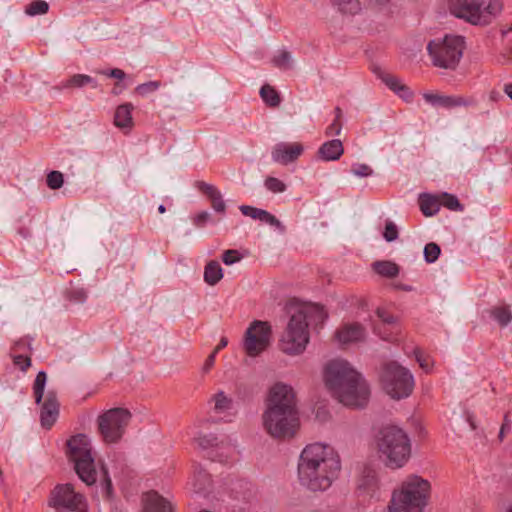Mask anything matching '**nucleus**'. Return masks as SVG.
<instances>
[{
  "label": "nucleus",
  "mask_w": 512,
  "mask_h": 512,
  "mask_svg": "<svg viewBox=\"0 0 512 512\" xmlns=\"http://www.w3.org/2000/svg\"><path fill=\"white\" fill-rule=\"evenodd\" d=\"M503 91L512 100V83L505 84Z\"/></svg>",
  "instance_id": "61"
},
{
  "label": "nucleus",
  "mask_w": 512,
  "mask_h": 512,
  "mask_svg": "<svg viewBox=\"0 0 512 512\" xmlns=\"http://www.w3.org/2000/svg\"><path fill=\"white\" fill-rule=\"evenodd\" d=\"M271 341V326L264 321H253L247 328L242 346L250 357H256L264 352Z\"/></svg>",
  "instance_id": "13"
},
{
  "label": "nucleus",
  "mask_w": 512,
  "mask_h": 512,
  "mask_svg": "<svg viewBox=\"0 0 512 512\" xmlns=\"http://www.w3.org/2000/svg\"><path fill=\"white\" fill-rule=\"evenodd\" d=\"M47 382V375L44 371L38 372L34 384H33V393L35 397V402L40 404L44 397V389Z\"/></svg>",
  "instance_id": "32"
},
{
  "label": "nucleus",
  "mask_w": 512,
  "mask_h": 512,
  "mask_svg": "<svg viewBox=\"0 0 512 512\" xmlns=\"http://www.w3.org/2000/svg\"><path fill=\"white\" fill-rule=\"evenodd\" d=\"M63 182V174L59 171H52L47 176V185L51 189H59Z\"/></svg>",
  "instance_id": "44"
},
{
  "label": "nucleus",
  "mask_w": 512,
  "mask_h": 512,
  "mask_svg": "<svg viewBox=\"0 0 512 512\" xmlns=\"http://www.w3.org/2000/svg\"><path fill=\"white\" fill-rule=\"evenodd\" d=\"M32 338L24 337L15 342L12 352L27 354L31 350Z\"/></svg>",
  "instance_id": "46"
},
{
  "label": "nucleus",
  "mask_w": 512,
  "mask_h": 512,
  "mask_svg": "<svg viewBox=\"0 0 512 512\" xmlns=\"http://www.w3.org/2000/svg\"><path fill=\"white\" fill-rule=\"evenodd\" d=\"M365 337V329L358 323L346 324L336 332V339L342 345L358 342Z\"/></svg>",
  "instance_id": "19"
},
{
  "label": "nucleus",
  "mask_w": 512,
  "mask_h": 512,
  "mask_svg": "<svg viewBox=\"0 0 512 512\" xmlns=\"http://www.w3.org/2000/svg\"><path fill=\"white\" fill-rule=\"evenodd\" d=\"M211 215L207 211H202L193 217V223L197 227H203L210 220Z\"/></svg>",
  "instance_id": "53"
},
{
  "label": "nucleus",
  "mask_w": 512,
  "mask_h": 512,
  "mask_svg": "<svg viewBox=\"0 0 512 512\" xmlns=\"http://www.w3.org/2000/svg\"><path fill=\"white\" fill-rule=\"evenodd\" d=\"M342 131V125L337 120H334L325 131L327 136H338Z\"/></svg>",
  "instance_id": "54"
},
{
  "label": "nucleus",
  "mask_w": 512,
  "mask_h": 512,
  "mask_svg": "<svg viewBox=\"0 0 512 512\" xmlns=\"http://www.w3.org/2000/svg\"><path fill=\"white\" fill-rule=\"evenodd\" d=\"M260 96L263 99V101L271 107H276L280 104L279 94L270 85H263L261 87Z\"/></svg>",
  "instance_id": "33"
},
{
  "label": "nucleus",
  "mask_w": 512,
  "mask_h": 512,
  "mask_svg": "<svg viewBox=\"0 0 512 512\" xmlns=\"http://www.w3.org/2000/svg\"><path fill=\"white\" fill-rule=\"evenodd\" d=\"M256 220L274 227L279 233L285 232V226L274 215L262 209Z\"/></svg>",
  "instance_id": "35"
},
{
  "label": "nucleus",
  "mask_w": 512,
  "mask_h": 512,
  "mask_svg": "<svg viewBox=\"0 0 512 512\" xmlns=\"http://www.w3.org/2000/svg\"><path fill=\"white\" fill-rule=\"evenodd\" d=\"M440 247L436 243H428L424 247V259L427 263H434L440 255Z\"/></svg>",
  "instance_id": "39"
},
{
  "label": "nucleus",
  "mask_w": 512,
  "mask_h": 512,
  "mask_svg": "<svg viewBox=\"0 0 512 512\" xmlns=\"http://www.w3.org/2000/svg\"><path fill=\"white\" fill-rule=\"evenodd\" d=\"M420 209L425 216H433L440 210V197L439 195H433L424 193L419 198Z\"/></svg>",
  "instance_id": "23"
},
{
  "label": "nucleus",
  "mask_w": 512,
  "mask_h": 512,
  "mask_svg": "<svg viewBox=\"0 0 512 512\" xmlns=\"http://www.w3.org/2000/svg\"><path fill=\"white\" fill-rule=\"evenodd\" d=\"M447 11L472 26L490 25L502 13L503 0H447Z\"/></svg>",
  "instance_id": "5"
},
{
  "label": "nucleus",
  "mask_w": 512,
  "mask_h": 512,
  "mask_svg": "<svg viewBox=\"0 0 512 512\" xmlns=\"http://www.w3.org/2000/svg\"><path fill=\"white\" fill-rule=\"evenodd\" d=\"M352 173L357 177H369L373 175V170L370 166L364 163H355L352 165Z\"/></svg>",
  "instance_id": "45"
},
{
  "label": "nucleus",
  "mask_w": 512,
  "mask_h": 512,
  "mask_svg": "<svg viewBox=\"0 0 512 512\" xmlns=\"http://www.w3.org/2000/svg\"><path fill=\"white\" fill-rule=\"evenodd\" d=\"M126 87L127 86L125 84H116L112 90V93L115 95H118V94L122 93L126 89Z\"/></svg>",
  "instance_id": "60"
},
{
  "label": "nucleus",
  "mask_w": 512,
  "mask_h": 512,
  "mask_svg": "<svg viewBox=\"0 0 512 512\" xmlns=\"http://www.w3.org/2000/svg\"><path fill=\"white\" fill-rule=\"evenodd\" d=\"M510 430H511L510 420L508 419V416L506 415L504 417V422L499 431V435H498L499 439L502 441L504 439L505 434L510 432Z\"/></svg>",
  "instance_id": "59"
},
{
  "label": "nucleus",
  "mask_w": 512,
  "mask_h": 512,
  "mask_svg": "<svg viewBox=\"0 0 512 512\" xmlns=\"http://www.w3.org/2000/svg\"><path fill=\"white\" fill-rule=\"evenodd\" d=\"M134 106L131 103H124L116 108L114 124L118 128H131L133 124L132 111Z\"/></svg>",
  "instance_id": "22"
},
{
  "label": "nucleus",
  "mask_w": 512,
  "mask_h": 512,
  "mask_svg": "<svg viewBox=\"0 0 512 512\" xmlns=\"http://www.w3.org/2000/svg\"><path fill=\"white\" fill-rule=\"evenodd\" d=\"M262 426L273 438H287L295 434L298 427L297 411L265 408Z\"/></svg>",
  "instance_id": "10"
},
{
  "label": "nucleus",
  "mask_w": 512,
  "mask_h": 512,
  "mask_svg": "<svg viewBox=\"0 0 512 512\" xmlns=\"http://www.w3.org/2000/svg\"><path fill=\"white\" fill-rule=\"evenodd\" d=\"M341 459L329 444L314 442L301 451L297 463L299 483L311 491H326L338 478Z\"/></svg>",
  "instance_id": "1"
},
{
  "label": "nucleus",
  "mask_w": 512,
  "mask_h": 512,
  "mask_svg": "<svg viewBox=\"0 0 512 512\" xmlns=\"http://www.w3.org/2000/svg\"><path fill=\"white\" fill-rule=\"evenodd\" d=\"M209 404L211 405L210 410L220 420L230 422L237 414V408L232 398L226 395L223 391H218L214 394Z\"/></svg>",
  "instance_id": "15"
},
{
  "label": "nucleus",
  "mask_w": 512,
  "mask_h": 512,
  "mask_svg": "<svg viewBox=\"0 0 512 512\" xmlns=\"http://www.w3.org/2000/svg\"><path fill=\"white\" fill-rule=\"evenodd\" d=\"M101 74L106 75L108 77L116 78L118 80H124L126 77L125 72L119 68H114L111 70H104V71H101Z\"/></svg>",
  "instance_id": "55"
},
{
  "label": "nucleus",
  "mask_w": 512,
  "mask_h": 512,
  "mask_svg": "<svg viewBox=\"0 0 512 512\" xmlns=\"http://www.w3.org/2000/svg\"><path fill=\"white\" fill-rule=\"evenodd\" d=\"M396 94L406 102L411 101L413 96L412 91L404 84L399 88Z\"/></svg>",
  "instance_id": "57"
},
{
  "label": "nucleus",
  "mask_w": 512,
  "mask_h": 512,
  "mask_svg": "<svg viewBox=\"0 0 512 512\" xmlns=\"http://www.w3.org/2000/svg\"><path fill=\"white\" fill-rule=\"evenodd\" d=\"M223 269L219 262L210 261L204 269V280L209 285L217 284L223 278Z\"/></svg>",
  "instance_id": "26"
},
{
  "label": "nucleus",
  "mask_w": 512,
  "mask_h": 512,
  "mask_svg": "<svg viewBox=\"0 0 512 512\" xmlns=\"http://www.w3.org/2000/svg\"><path fill=\"white\" fill-rule=\"evenodd\" d=\"M242 259L241 254L237 250H226L222 255V261L226 265H233Z\"/></svg>",
  "instance_id": "48"
},
{
  "label": "nucleus",
  "mask_w": 512,
  "mask_h": 512,
  "mask_svg": "<svg viewBox=\"0 0 512 512\" xmlns=\"http://www.w3.org/2000/svg\"><path fill=\"white\" fill-rule=\"evenodd\" d=\"M379 377L385 393L395 400L409 397L415 386L410 370L396 361L385 363Z\"/></svg>",
  "instance_id": "8"
},
{
  "label": "nucleus",
  "mask_w": 512,
  "mask_h": 512,
  "mask_svg": "<svg viewBox=\"0 0 512 512\" xmlns=\"http://www.w3.org/2000/svg\"><path fill=\"white\" fill-rule=\"evenodd\" d=\"M439 197L440 207H446L451 211H463L464 207L455 195L444 192L439 194Z\"/></svg>",
  "instance_id": "34"
},
{
  "label": "nucleus",
  "mask_w": 512,
  "mask_h": 512,
  "mask_svg": "<svg viewBox=\"0 0 512 512\" xmlns=\"http://www.w3.org/2000/svg\"><path fill=\"white\" fill-rule=\"evenodd\" d=\"M304 151L300 143H278L274 146L271 157L276 163L287 165L295 161Z\"/></svg>",
  "instance_id": "17"
},
{
  "label": "nucleus",
  "mask_w": 512,
  "mask_h": 512,
  "mask_svg": "<svg viewBox=\"0 0 512 512\" xmlns=\"http://www.w3.org/2000/svg\"><path fill=\"white\" fill-rule=\"evenodd\" d=\"M59 416V403L53 391H49L45 396V401L40 412L41 425L50 428Z\"/></svg>",
  "instance_id": "18"
},
{
  "label": "nucleus",
  "mask_w": 512,
  "mask_h": 512,
  "mask_svg": "<svg viewBox=\"0 0 512 512\" xmlns=\"http://www.w3.org/2000/svg\"><path fill=\"white\" fill-rule=\"evenodd\" d=\"M195 493H202L210 484L209 475L201 468H195L194 473L188 483Z\"/></svg>",
  "instance_id": "24"
},
{
  "label": "nucleus",
  "mask_w": 512,
  "mask_h": 512,
  "mask_svg": "<svg viewBox=\"0 0 512 512\" xmlns=\"http://www.w3.org/2000/svg\"><path fill=\"white\" fill-rule=\"evenodd\" d=\"M344 153L343 143L339 139L324 142L318 149V157L325 162L338 160Z\"/></svg>",
  "instance_id": "21"
},
{
  "label": "nucleus",
  "mask_w": 512,
  "mask_h": 512,
  "mask_svg": "<svg viewBox=\"0 0 512 512\" xmlns=\"http://www.w3.org/2000/svg\"><path fill=\"white\" fill-rule=\"evenodd\" d=\"M240 211L242 212L243 215L245 216H248L252 219H257V217L259 216L260 212L262 209L260 208H256V207H253V206H249V205H241L239 207Z\"/></svg>",
  "instance_id": "52"
},
{
  "label": "nucleus",
  "mask_w": 512,
  "mask_h": 512,
  "mask_svg": "<svg viewBox=\"0 0 512 512\" xmlns=\"http://www.w3.org/2000/svg\"><path fill=\"white\" fill-rule=\"evenodd\" d=\"M266 408L296 411L294 388L282 381L274 383L268 390Z\"/></svg>",
  "instance_id": "14"
},
{
  "label": "nucleus",
  "mask_w": 512,
  "mask_h": 512,
  "mask_svg": "<svg viewBox=\"0 0 512 512\" xmlns=\"http://www.w3.org/2000/svg\"><path fill=\"white\" fill-rule=\"evenodd\" d=\"M490 99L493 101H498L501 98V95L498 91H491L489 95Z\"/></svg>",
  "instance_id": "62"
},
{
  "label": "nucleus",
  "mask_w": 512,
  "mask_h": 512,
  "mask_svg": "<svg viewBox=\"0 0 512 512\" xmlns=\"http://www.w3.org/2000/svg\"><path fill=\"white\" fill-rule=\"evenodd\" d=\"M227 344H228V340H227V338H226V337H222V338L220 339L219 344H218V345H217V347L215 348V350H214V351H213V352H212V353L207 357V359H206V361H205V363H204V365H203V371H204V372H207V371H209V370L212 368V366H213V365H214V363H215V358H216V356H217V353H218L221 349L225 348V347L227 346Z\"/></svg>",
  "instance_id": "40"
},
{
  "label": "nucleus",
  "mask_w": 512,
  "mask_h": 512,
  "mask_svg": "<svg viewBox=\"0 0 512 512\" xmlns=\"http://www.w3.org/2000/svg\"><path fill=\"white\" fill-rule=\"evenodd\" d=\"M335 114H336V116H335V119H334V120H337V121L339 122V120H340V118H341V115H342V111H341V109L337 107V108L335 109Z\"/></svg>",
  "instance_id": "64"
},
{
  "label": "nucleus",
  "mask_w": 512,
  "mask_h": 512,
  "mask_svg": "<svg viewBox=\"0 0 512 512\" xmlns=\"http://www.w3.org/2000/svg\"><path fill=\"white\" fill-rule=\"evenodd\" d=\"M99 488L103 498L111 502L113 499V486L105 468H102L100 471Z\"/></svg>",
  "instance_id": "29"
},
{
  "label": "nucleus",
  "mask_w": 512,
  "mask_h": 512,
  "mask_svg": "<svg viewBox=\"0 0 512 512\" xmlns=\"http://www.w3.org/2000/svg\"><path fill=\"white\" fill-rule=\"evenodd\" d=\"M373 269L386 278H394L399 274V267L391 261H376L373 263Z\"/></svg>",
  "instance_id": "27"
},
{
  "label": "nucleus",
  "mask_w": 512,
  "mask_h": 512,
  "mask_svg": "<svg viewBox=\"0 0 512 512\" xmlns=\"http://www.w3.org/2000/svg\"><path fill=\"white\" fill-rule=\"evenodd\" d=\"M383 237L387 242H392L398 238V229L393 222L386 223Z\"/></svg>",
  "instance_id": "49"
},
{
  "label": "nucleus",
  "mask_w": 512,
  "mask_h": 512,
  "mask_svg": "<svg viewBox=\"0 0 512 512\" xmlns=\"http://www.w3.org/2000/svg\"><path fill=\"white\" fill-rule=\"evenodd\" d=\"M423 99L434 108L453 109L456 107H466L472 105V99L459 95H445L434 92L423 93Z\"/></svg>",
  "instance_id": "16"
},
{
  "label": "nucleus",
  "mask_w": 512,
  "mask_h": 512,
  "mask_svg": "<svg viewBox=\"0 0 512 512\" xmlns=\"http://www.w3.org/2000/svg\"><path fill=\"white\" fill-rule=\"evenodd\" d=\"M273 62L278 68L284 70L290 69L293 64L291 54L284 50L275 55Z\"/></svg>",
  "instance_id": "38"
},
{
  "label": "nucleus",
  "mask_w": 512,
  "mask_h": 512,
  "mask_svg": "<svg viewBox=\"0 0 512 512\" xmlns=\"http://www.w3.org/2000/svg\"><path fill=\"white\" fill-rule=\"evenodd\" d=\"M489 316L501 326H506L512 321V312L508 305H497L489 310Z\"/></svg>",
  "instance_id": "25"
},
{
  "label": "nucleus",
  "mask_w": 512,
  "mask_h": 512,
  "mask_svg": "<svg viewBox=\"0 0 512 512\" xmlns=\"http://www.w3.org/2000/svg\"><path fill=\"white\" fill-rule=\"evenodd\" d=\"M377 486V476L375 471L367 470L364 471V474L360 478L358 482V489L363 492H370L375 489Z\"/></svg>",
  "instance_id": "30"
},
{
  "label": "nucleus",
  "mask_w": 512,
  "mask_h": 512,
  "mask_svg": "<svg viewBox=\"0 0 512 512\" xmlns=\"http://www.w3.org/2000/svg\"><path fill=\"white\" fill-rule=\"evenodd\" d=\"M225 449L227 450L226 457H232L235 454V449L234 448L226 447Z\"/></svg>",
  "instance_id": "63"
},
{
  "label": "nucleus",
  "mask_w": 512,
  "mask_h": 512,
  "mask_svg": "<svg viewBox=\"0 0 512 512\" xmlns=\"http://www.w3.org/2000/svg\"><path fill=\"white\" fill-rule=\"evenodd\" d=\"M415 358L419 366L425 371L430 372L432 368V361L429 356H425L420 350H415Z\"/></svg>",
  "instance_id": "47"
},
{
  "label": "nucleus",
  "mask_w": 512,
  "mask_h": 512,
  "mask_svg": "<svg viewBox=\"0 0 512 512\" xmlns=\"http://www.w3.org/2000/svg\"><path fill=\"white\" fill-rule=\"evenodd\" d=\"M380 458L391 469L404 467L411 457V439L396 425L382 427L376 436Z\"/></svg>",
  "instance_id": "4"
},
{
  "label": "nucleus",
  "mask_w": 512,
  "mask_h": 512,
  "mask_svg": "<svg viewBox=\"0 0 512 512\" xmlns=\"http://www.w3.org/2000/svg\"><path fill=\"white\" fill-rule=\"evenodd\" d=\"M200 190L205 193L209 198L217 195L220 191L213 185L202 182L199 186Z\"/></svg>",
  "instance_id": "56"
},
{
  "label": "nucleus",
  "mask_w": 512,
  "mask_h": 512,
  "mask_svg": "<svg viewBox=\"0 0 512 512\" xmlns=\"http://www.w3.org/2000/svg\"><path fill=\"white\" fill-rule=\"evenodd\" d=\"M131 419V413L124 408H113L99 416L100 432L108 443L117 442Z\"/></svg>",
  "instance_id": "12"
},
{
  "label": "nucleus",
  "mask_w": 512,
  "mask_h": 512,
  "mask_svg": "<svg viewBox=\"0 0 512 512\" xmlns=\"http://www.w3.org/2000/svg\"><path fill=\"white\" fill-rule=\"evenodd\" d=\"M326 318V311L318 304L305 303L297 306L279 341L280 350L289 356L303 354L310 341V328L322 325Z\"/></svg>",
  "instance_id": "3"
},
{
  "label": "nucleus",
  "mask_w": 512,
  "mask_h": 512,
  "mask_svg": "<svg viewBox=\"0 0 512 512\" xmlns=\"http://www.w3.org/2000/svg\"><path fill=\"white\" fill-rule=\"evenodd\" d=\"M194 443L200 449L206 450L217 445V438L211 433H198L194 438Z\"/></svg>",
  "instance_id": "36"
},
{
  "label": "nucleus",
  "mask_w": 512,
  "mask_h": 512,
  "mask_svg": "<svg viewBox=\"0 0 512 512\" xmlns=\"http://www.w3.org/2000/svg\"><path fill=\"white\" fill-rule=\"evenodd\" d=\"M430 483L417 476H409L401 486L393 492L391 512H423L430 495Z\"/></svg>",
  "instance_id": "6"
},
{
  "label": "nucleus",
  "mask_w": 512,
  "mask_h": 512,
  "mask_svg": "<svg viewBox=\"0 0 512 512\" xmlns=\"http://www.w3.org/2000/svg\"><path fill=\"white\" fill-rule=\"evenodd\" d=\"M212 202V208L217 213H225L226 210V203L223 199V196L221 192H219L217 195L210 198Z\"/></svg>",
  "instance_id": "50"
},
{
  "label": "nucleus",
  "mask_w": 512,
  "mask_h": 512,
  "mask_svg": "<svg viewBox=\"0 0 512 512\" xmlns=\"http://www.w3.org/2000/svg\"><path fill=\"white\" fill-rule=\"evenodd\" d=\"M341 13L355 15L361 10L359 0H330Z\"/></svg>",
  "instance_id": "28"
},
{
  "label": "nucleus",
  "mask_w": 512,
  "mask_h": 512,
  "mask_svg": "<svg viewBox=\"0 0 512 512\" xmlns=\"http://www.w3.org/2000/svg\"><path fill=\"white\" fill-rule=\"evenodd\" d=\"M267 190L273 193H282L286 190V185L283 181L275 177H268L264 183Z\"/></svg>",
  "instance_id": "41"
},
{
  "label": "nucleus",
  "mask_w": 512,
  "mask_h": 512,
  "mask_svg": "<svg viewBox=\"0 0 512 512\" xmlns=\"http://www.w3.org/2000/svg\"><path fill=\"white\" fill-rule=\"evenodd\" d=\"M86 85H91L92 88L96 89L98 87V82L89 75L76 74L65 83L64 87H84Z\"/></svg>",
  "instance_id": "31"
},
{
  "label": "nucleus",
  "mask_w": 512,
  "mask_h": 512,
  "mask_svg": "<svg viewBox=\"0 0 512 512\" xmlns=\"http://www.w3.org/2000/svg\"><path fill=\"white\" fill-rule=\"evenodd\" d=\"M383 82L386 84V86L394 91L395 93L399 90V88L403 85L402 81L392 75H386L383 78Z\"/></svg>",
  "instance_id": "51"
},
{
  "label": "nucleus",
  "mask_w": 512,
  "mask_h": 512,
  "mask_svg": "<svg viewBox=\"0 0 512 512\" xmlns=\"http://www.w3.org/2000/svg\"><path fill=\"white\" fill-rule=\"evenodd\" d=\"M377 316L387 324H394L396 322V319L394 316L390 315L386 310L384 309H378L377 310Z\"/></svg>",
  "instance_id": "58"
},
{
  "label": "nucleus",
  "mask_w": 512,
  "mask_h": 512,
  "mask_svg": "<svg viewBox=\"0 0 512 512\" xmlns=\"http://www.w3.org/2000/svg\"><path fill=\"white\" fill-rule=\"evenodd\" d=\"M49 9V5L44 0H36L30 3L25 8V13L29 16H36L45 14Z\"/></svg>",
  "instance_id": "37"
},
{
  "label": "nucleus",
  "mask_w": 512,
  "mask_h": 512,
  "mask_svg": "<svg viewBox=\"0 0 512 512\" xmlns=\"http://www.w3.org/2000/svg\"><path fill=\"white\" fill-rule=\"evenodd\" d=\"M159 88H160V82H158V81H148L146 83L139 84L135 88V91L140 96L144 97V96L148 95L149 93H153V92L157 91Z\"/></svg>",
  "instance_id": "42"
},
{
  "label": "nucleus",
  "mask_w": 512,
  "mask_h": 512,
  "mask_svg": "<svg viewBox=\"0 0 512 512\" xmlns=\"http://www.w3.org/2000/svg\"><path fill=\"white\" fill-rule=\"evenodd\" d=\"M12 357L14 365L19 367L22 371H26L31 365V359L28 354L12 352Z\"/></svg>",
  "instance_id": "43"
},
{
  "label": "nucleus",
  "mask_w": 512,
  "mask_h": 512,
  "mask_svg": "<svg viewBox=\"0 0 512 512\" xmlns=\"http://www.w3.org/2000/svg\"><path fill=\"white\" fill-rule=\"evenodd\" d=\"M48 506L57 512H80L86 509L84 496L71 484H58L51 491Z\"/></svg>",
  "instance_id": "11"
},
{
  "label": "nucleus",
  "mask_w": 512,
  "mask_h": 512,
  "mask_svg": "<svg viewBox=\"0 0 512 512\" xmlns=\"http://www.w3.org/2000/svg\"><path fill=\"white\" fill-rule=\"evenodd\" d=\"M465 48V39L460 35H445L435 38L427 44V52L435 67L454 70Z\"/></svg>",
  "instance_id": "7"
},
{
  "label": "nucleus",
  "mask_w": 512,
  "mask_h": 512,
  "mask_svg": "<svg viewBox=\"0 0 512 512\" xmlns=\"http://www.w3.org/2000/svg\"><path fill=\"white\" fill-rule=\"evenodd\" d=\"M143 512H172L171 503L155 491L143 495Z\"/></svg>",
  "instance_id": "20"
},
{
  "label": "nucleus",
  "mask_w": 512,
  "mask_h": 512,
  "mask_svg": "<svg viewBox=\"0 0 512 512\" xmlns=\"http://www.w3.org/2000/svg\"><path fill=\"white\" fill-rule=\"evenodd\" d=\"M67 445L70 459L74 462L79 478L87 485L96 483L97 471L95 470L90 439L84 434H78L71 437Z\"/></svg>",
  "instance_id": "9"
},
{
  "label": "nucleus",
  "mask_w": 512,
  "mask_h": 512,
  "mask_svg": "<svg viewBox=\"0 0 512 512\" xmlns=\"http://www.w3.org/2000/svg\"><path fill=\"white\" fill-rule=\"evenodd\" d=\"M323 381L331 395L344 406L362 408L369 401V384L345 359L328 361L323 369Z\"/></svg>",
  "instance_id": "2"
}]
</instances>
